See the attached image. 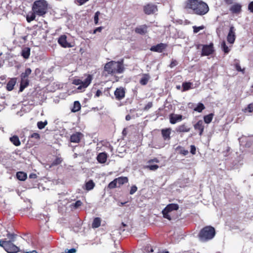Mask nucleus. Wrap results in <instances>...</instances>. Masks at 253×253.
<instances>
[{
	"label": "nucleus",
	"instance_id": "obj_1",
	"mask_svg": "<svg viewBox=\"0 0 253 253\" xmlns=\"http://www.w3.org/2000/svg\"><path fill=\"white\" fill-rule=\"evenodd\" d=\"M184 9L187 11L191 10L192 13L198 15L203 16L209 11L208 5L202 0H188L185 1Z\"/></svg>",
	"mask_w": 253,
	"mask_h": 253
},
{
	"label": "nucleus",
	"instance_id": "obj_2",
	"mask_svg": "<svg viewBox=\"0 0 253 253\" xmlns=\"http://www.w3.org/2000/svg\"><path fill=\"white\" fill-rule=\"evenodd\" d=\"M124 69L123 60L120 61H111L107 62L104 66V71L109 74H121Z\"/></svg>",
	"mask_w": 253,
	"mask_h": 253
},
{
	"label": "nucleus",
	"instance_id": "obj_3",
	"mask_svg": "<svg viewBox=\"0 0 253 253\" xmlns=\"http://www.w3.org/2000/svg\"><path fill=\"white\" fill-rule=\"evenodd\" d=\"M47 6L45 0H38L34 2L32 9L37 13V15L43 17L47 12Z\"/></svg>",
	"mask_w": 253,
	"mask_h": 253
},
{
	"label": "nucleus",
	"instance_id": "obj_4",
	"mask_svg": "<svg viewBox=\"0 0 253 253\" xmlns=\"http://www.w3.org/2000/svg\"><path fill=\"white\" fill-rule=\"evenodd\" d=\"M92 76L91 75H87L86 78L83 81L80 79H75L73 80L72 84L79 85L77 87V89L80 92L84 91L86 88L90 84L92 80Z\"/></svg>",
	"mask_w": 253,
	"mask_h": 253
},
{
	"label": "nucleus",
	"instance_id": "obj_5",
	"mask_svg": "<svg viewBox=\"0 0 253 253\" xmlns=\"http://www.w3.org/2000/svg\"><path fill=\"white\" fill-rule=\"evenodd\" d=\"M11 240H0V246L3 249L8 253H16L19 252V249L15 245L13 242L14 238H11Z\"/></svg>",
	"mask_w": 253,
	"mask_h": 253
},
{
	"label": "nucleus",
	"instance_id": "obj_6",
	"mask_svg": "<svg viewBox=\"0 0 253 253\" xmlns=\"http://www.w3.org/2000/svg\"><path fill=\"white\" fill-rule=\"evenodd\" d=\"M215 235V230L211 226H207L201 229L199 237H214Z\"/></svg>",
	"mask_w": 253,
	"mask_h": 253
},
{
	"label": "nucleus",
	"instance_id": "obj_7",
	"mask_svg": "<svg viewBox=\"0 0 253 253\" xmlns=\"http://www.w3.org/2000/svg\"><path fill=\"white\" fill-rule=\"evenodd\" d=\"M28 234H21L16 231H13L12 229H11L10 231L6 230L5 229L3 228L1 229V231L0 233V237H22V236H26Z\"/></svg>",
	"mask_w": 253,
	"mask_h": 253
},
{
	"label": "nucleus",
	"instance_id": "obj_8",
	"mask_svg": "<svg viewBox=\"0 0 253 253\" xmlns=\"http://www.w3.org/2000/svg\"><path fill=\"white\" fill-rule=\"evenodd\" d=\"M202 46L201 56H209L212 54L214 52L213 44L210 43V44L199 45Z\"/></svg>",
	"mask_w": 253,
	"mask_h": 253
},
{
	"label": "nucleus",
	"instance_id": "obj_9",
	"mask_svg": "<svg viewBox=\"0 0 253 253\" xmlns=\"http://www.w3.org/2000/svg\"><path fill=\"white\" fill-rule=\"evenodd\" d=\"M143 11L146 14H153L158 11L157 5L153 3H148L143 6Z\"/></svg>",
	"mask_w": 253,
	"mask_h": 253
},
{
	"label": "nucleus",
	"instance_id": "obj_10",
	"mask_svg": "<svg viewBox=\"0 0 253 253\" xmlns=\"http://www.w3.org/2000/svg\"><path fill=\"white\" fill-rule=\"evenodd\" d=\"M162 213L164 217L169 220H174L177 218L176 212L163 210Z\"/></svg>",
	"mask_w": 253,
	"mask_h": 253
},
{
	"label": "nucleus",
	"instance_id": "obj_11",
	"mask_svg": "<svg viewBox=\"0 0 253 253\" xmlns=\"http://www.w3.org/2000/svg\"><path fill=\"white\" fill-rule=\"evenodd\" d=\"M58 42L62 47L64 48L72 47L71 43L67 42V36L65 35H62L59 37Z\"/></svg>",
	"mask_w": 253,
	"mask_h": 253
},
{
	"label": "nucleus",
	"instance_id": "obj_12",
	"mask_svg": "<svg viewBox=\"0 0 253 253\" xmlns=\"http://www.w3.org/2000/svg\"><path fill=\"white\" fill-rule=\"evenodd\" d=\"M169 122L171 124H175L181 121L184 118L181 115L171 114L169 115Z\"/></svg>",
	"mask_w": 253,
	"mask_h": 253
},
{
	"label": "nucleus",
	"instance_id": "obj_13",
	"mask_svg": "<svg viewBox=\"0 0 253 253\" xmlns=\"http://www.w3.org/2000/svg\"><path fill=\"white\" fill-rule=\"evenodd\" d=\"M167 46V45L166 44L163 43H160L157 44L156 45L152 46L150 48V50L152 51L161 53V52H163V51L164 49H166Z\"/></svg>",
	"mask_w": 253,
	"mask_h": 253
},
{
	"label": "nucleus",
	"instance_id": "obj_14",
	"mask_svg": "<svg viewBox=\"0 0 253 253\" xmlns=\"http://www.w3.org/2000/svg\"><path fill=\"white\" fill-rule=\"evenodd\" d=\"M116 99L120 100L123 99L125 96V90L123 87L117 88L114 92Z\"/></svg>",
	"mask_w": 253,
	"mask_h": 253
},
{
	"label": "nucleus",
	"instance_id": "obj_15",
	"mask_svg": "<svg viewBox=\"0 0 253 253\" xmlns=\"http://www.w3.org/2000/svg\"><path fill=\"white\" fill-rule=\"evenodd\" d=\"M227 41L232 44L234 42L235 40V29L233 26H231L229 32L227 37Z\"/></svg>",
	"mask_w": 253,
	"mask_h": 253
},
{
	"label": "nucleus",
	"instance_id": "obj_16",
	"mask_svg": "<svg viewBox=\"0 0 253 253\" xmlns=\"http://www.w3.org/2000/svg\"><path fill=\"white\" fill-rule=\"evenodd\" d=\"M83 136V134L79 132L73 133L71 135L70 141L73 143H79Z\"/></svg>",
	"mask_w": 253,
	"mask_h": 253
},
{
	"label": "nucleus",
	"instance_id": "obj_17",
	"mask_svg": "<svg viewBox=\"0 0 253 253\" xmlns=\"http://www.w3.org/2000/svg\"><path fill=\"white\" fill-rule=\"evenodd\" d=\"M171 129L170 128L162 129L161 130L162 135L164 140L169 141L170 139V135L171 134Z\"/></svg>",
	"mask_w": 253,
	"mask_h": 253
},
{
	"label": "nucleus",
	"instance_id": "obj_18",
	"mask_svg": "<svg viewBox=\"0 0 253 253\" xmlns=\"http://www.w3.org/2000/svg\"><path fill=\"white\" fill-rule=\"evenodd\" d=\"M190 127L186 124H183L178 126L176 128V131L177 132H188L190 130Z\"/></svg>",
	"mask_w": 253,
	"mask_h": 253
},
{
	"label": "nucleus",
	"instance_id": "obj_19",
	"mask_svg": "<svg viewBox=\"0 0 253 253\" xmlns=\"http://www.w3.org/2000/svg\"><path fill=\"white\" fill-rule=\"evenodd\" d=\"M195 129L199 130V135L201 136L204 132V125L202 120L199 121L194 125Z\"/></svg>",
	"mask_w": 253,
	"mask_h": 253
},
{
	"label": "nucleus",
	"instance_id": "obj_20",
	"mask_svg": "<svg viewBox=\"0 0 253 253\" xmlns=\"http://www.w3.org/2000/svg\"><path fill=\"white\" fill-rule=\"evenodd\" d=\"M108 156L105 152H102L98 154L97 156V160L100 164L105 163L107 159Z\"/></svg>",
	"mask_w": 253,
	"mask_h": 253
},
{
	"label": "nucleus",
	"instance_id": "obj_21",
	"mask_svg": "<svg viewBox=\"0 0 253 253\" xmlns=\"http://www.w3.org/2000/svg\"><path fill=\"white\" fill-rule=\"evenodd\" d=\"M179 209V206L176 204H170L167 205V206L163 210L166 211H176Z\"/></svg>",
	"mask_w": 253,
	"mask_h": 253
},
{
	"label": "nucleus",
	"instance_id": "obj_22",
	"mask_svg": "<svg viewBox=\"0 0 253 253\" xmlns=\"http://www.w3.org/2000/svg\"><path fill=\"white\" fill-rule=\"evenodd\" d=\"M242 5L239 3H236L231 6L230 10L233 13H239L241 12Z\"/></svg>",
	"mask_w": 253,
	"mask_h": 253
},
{
	"label": "nucleus",
	"instance_id": "obj_23",
	"mask_svg": "<svg viewBox=\"0 0 253 253\" xmlns=\"http://www.w3.org/2000/svg\"><path fill=\"white\" fill-rule=\"evenodd\" d=\"M16 80H17L16 78H14L11 79L8 81V82L7 83V85H6L7 90H8V91H11L13 89L14 86L16 83Z\"/></svg>",
	"mask_w": 253,
	"mask_h": 253
},
{
	"label": "nucleus",
	"instance_id": "obj_24",
	"mask_svg": "<svg viewBox=\"0 0 253 253\" xmlns=\"http://www.w3.org/2000/svg\"><path fill=\"white\" fill-rule=\"evenodd\" d=\"M136 33L140 34H144L147 33V26L145 25H141L135 28Z\"/></svg>",
	"mask_w": 253,
	"mask_h": 253
},
{
	"label": "nucleus",
	"instance_id": "obj_25",
	"mask_svg": "<svg viewBox=\"0 0 253 253\" xmlns=\"http://www.w3.org/2000/svg\"><path fill=\"white\" fill-rule=\"evenodd\" d=\"M29 81L28 79L21 78V83L19 91H22L25 88L29 85Z\"/></svg>",
	"mask_w": 253,
	"mask_h": 253
},
{
	"label": "nucleus",
	"instance_id": "obj_26",
	"mask_svg": "<svg viewBox=\"0 0 253 253\" xmlns=\"http://www.w3.org/2000/svg\"><path fill=\"white\" fill-rule=\"evenodd\" d=\"M37 13H35V11L29 12L26 16V20L28 22L30 23L31 21L34 20L36 18Z\"/></svg>",
	"mask_w": 253,
	"mask_h": 253
},
{
	"label": "nucleus",
	"instance_id": "obj_27",
	"mask_svg": "<svg viewBox=\"0 0 253 253\" xmlns=\"http://www.w3.org/2000/svg\"><path fill=\"white\" fill-rule=\"evenodd\" d=\"M116 179L118 183V187H120L122 185L128 182V178L127 177L121 176Z\"/></svg>",
	"mask_w": 253,
	"mask_h": 253
},
{
	"label": "nucleus",
	"instance_id": "obj_28",
	"mask_svg": "<svg viewBox=\"0 0 253 253\" xmlns=\"http://www.w3.org/2000/svg\"><path fill=\"white\" fill-rule=\"evenodd\" d=\"M30 54V48L28 47L24 48L21 52V55L25 58L28 59Z\"/></svg>",
	"mask_w": 253,
	"mask_h": 253
},
{
	"label": "nucleus",
	"instance_id": "obj_29",
	"mask_svg": "<svg viewBox=\"0 0 253 253\" xmlns=\"http://www.w3.org/2000/svg\"><path fill=\"white\" fill-rule=\"evenodd\" d=\"M95 183L92 180H90L86 182L85 184V189L87 191H89L93 189Z\"/></svg>",
	"mask_w": 253,
	"mask_h": 253
},
{
	"label": "nucleus",
	"instance_id": "obj_30",
	"mask_svg": "<svg viewBox=\"0 0 253 253\" xmlns=\"http://www.w3.org/2000/svg\"><path fill=\"white\" fill-rule=\"evenodd\" d=\"M10 141L15 146H19L21 144L18 137L16 135L13 136L10 138Z\"/></svg>",
	"mask_w": 253,
	"mask_h": 253
},
{
	"label": "nucleus",
	"instance_id": "obj_31",
	"mask_svg": "<svg viewBox=\"0 0 253 253\" xmlns=\"http://www.w3.org/2000/svg\"><path fill=\"white\" fill-rule=\"evenodd\" d=\"M101 224V219L99 217H95L92 222V227L93 228H98Z\"/></svg>",
	"mask_w": 253,
	"mask_h": 253
},
{
	"label": "nucleus",
	"instance_id": "obj_32",
	"mask_svg": "<svg viewBox=\"0 0 253 253\" xmlns=\"http://www.w3.org/2000/svg\"><path fill=\"white\" fill-rule=\"evenodd\" d=\"M16 176L19 180L24 181L27 178V174L22 171H19L17 172Z\"/></svg>",
	"mask_w": 253,
	"mask_h": 253
},
{
	"label": "nucleus",
	"instance_id": "obj_33",
	"mask_svg": "<svg viewBox=\"0 0 253 253\" xmlns=\"http://www.w3.org/2000/svg\"><path fill=\"white\" fill-rule=\"evenodd\" d=\"M31 72L32 71L30 68H27L25 72L21 74V78L28 79V77L31 74Z\"/></svg>",
	"mask_w": 253,
	"mask_h": 253
},
{
	"label": "nucleus",
	"instance_id": "obj_34",
	"mask_svg": "<svg viewBox=\"0 0 253 253\" xmlns=\"http://www.w3.org/2000/svg\"><path fill=\"white\" fill-rule=\"evenodd\" d=\"M149 79H150L149 76L148 75L145 74L141 79V80L140 81V83L142 85H146L147 84Z\"/></svg>",
	"mask_w": 253,
	"mask_h": 253
},
{
	"label": "nucleus",
	"instance_id": "obj_35",
	"mask_svg": "<svg viewBox=\"0 0 253 253\" xmlns=\"http://www.w3.org/2000/svg\"><path fill=\"white\" fill-rule=\"evenodd\" d=\"M192 83L190 82H185L182 84V91H185L191 88Z\"/></svg>",
	"mask_w": 253,
	"mask_h": 253
},
{
	"label": "nucleus",
	"instance_id": "obj_36",
	"mask_svg": "<svg viewBox=\"0 0 253 253\" xmlns=\"http://www.w3.org/2000/svg\"><path fill=\"white\" fill-rule=\"evenodd\" d=\"M213 117V114L212 113H211L208 115L204 116V120L205 123L210 124L212 120Z\"/></svg>",
	"mask_w": 253,
	"mask_h": 253
},
{
	"label": "nucleus",
	"instance_id": "obj_37",
	"mask_svg": "<svg viewBox=\"0 0 253 253\" xmlns=\"http://www.w3.org/2000/svg\"><path fill=\"white\" fill-rule=\"evenodd\" d=\"M221 47L224 53L227 54L230 51L229 48L226 45V43L224 41H223L221 43Z\"/></svg>",
	"mask_w": 253,
	"mask_h": 253
},
{
	"label": "nucleus",
	"instance_id": "obj_38",
	"mask_svg": "<svg viewBox=\"0 0 253 253\" xmlns=\"http://www.w3.org/2000/svg\"><path fill=\"white\" fill-rule=\"evenodd\" d=\"M81 109V105L79 101H76L74 102V107L72 109V111L73 112H76L80 110Z\"/></svg>",
	"mask_w": 253,
	"mask_h": 253
},
{
	"label": "nucleus",
	"instance_id": "obj_39",
	"mask_svg": "<svg viewBox=\"0 0 253 253\" xmlns=\"http://www.w3.org/2000/svg\"><path fill=\"white\" fill-rule=\"evenodd\" d=\"M205 108V107L203 103H199L197 107L194 109V110L198 112H201Z\"/></svg>",
	"mask_w": 253,
	"mask_h": 253
},
{
	"label": "nucleus",
	"instance_id": "obj_40",
	"mask_svg": "<svg viewBox=\"0 0 253 253\" xmlns=\"http://www.w3.org/2000/svg\"><path fill=\"white\" fill-rule=\"evenodd\" d=\"M62 161V159L61 158L57 157L51 163V165L50 166V168H51L52 166H57L58 165H59L60 163H61Z\"/></svg>",
	"mask_w": 253,
	"mask_h": 253
},
{
	"label": "nucleus",
	"instance_id": "obj_41",
	"mask_svg": "<svg viewBox=\"0 0 253 253\" xmlns=\"http://www.w3.org/2000/svg\"><path fill=\"white\" fill-rule=\"evenodd\" d=\"M108 187L110 189H113V188L118 187V183L116 180V179L115 178L114 180H113L110 183H109Z\"/></svg>",
	"mask_w": 253,
	"mask_h": 253
},
{
	"label": "nucleus",
	"instance_id": "obj_42",
	"mask_svg": "<svg viewBox=\"0 0 253 253\" xmlns=\"http://www.w3.org/2000/svg\"><path fill=\"white\" fill-rule=\"evenodd\" d=\"M47 124V121H45L44 122L40 121L38 122L37 126L39 129H42Z\"/></svg>",
	"mask_w": 253,
	"mask_h": 253
},
{
	"label": "nucleus",
	"instance_id": "obj_43",
	"mask_svg": "<svg viewBox=\"0 0 253 253\" xmlns=\"http://www.w3.org/2000/svg\"><path fill=\"white\" fill-rule=\"evenodd\" d=\"M144 252L147 253H151L153 252V249L151 245L148 244L144 247Z\"/></svg>",
	"mask_w": 253,
	"mask_h": 253
},
{
	"label": "nucleus",
	"instance_id": "obj_44",
	"mask_svg": "<svg viewBox=\"0 0 253 253\" xmlns=\"http://www.w3.org/2000/svg\"><path fill=\"white\" fill-rule=\"evenodd\" d=\"M204 28H205V27L203 25L201 26H199V27H197L196 26H193V32L194 33H197L200 30H203Z\"/></svg>",
	"mask_w": 253,
	"mask_h": 253
},
{
	"label": "nucleus",
	"instance_id": "obj_45",
	"mask_svg": "<svg viewBox=\"0 0 253 253\" xmlns=\"http://www.w3.org/2000/svg\"><path fill=\"white\" fill-rule=\"evenodd\" d=\"M245 112H249L251 113L253 111V104L251 103L248 105L247 108L245 109Z\"/></svg>",
	"mask_w": 253,
	"mask_h": 253
},
{
	"label": "nucleus",
	"instance_id": "obj_46",
	"mask_svg": "<svg viewBox=\"0 0 253 253\" xmlns=\"http://www.w3.org/2000/svg\"><path fill=\"white\" fill-rule=\"evenodd\" d=\"M100 14L99 11H97L95 12L94 16V22L95 25L98 24V20H99V16Z\"/></svg>",
	"mask_w": 253,
	"mask_h": 253
},
{
	"label": "nucleus",
	"instance_id": "obj_47",
	"mask_svg": "<svg viewBox=\"0 0 253 253\" xmlns=\"http://www.w3.org/2000/svg\"><path fill=\"white\" fill-rule=\"evenodd\" d=\"M146 168L151 170H155L158 169L159 166L157 165H149L146 166Z\"/></svg>",
	"mask_w": 253,
	"mask_h": 253
},
{
	"label": "nucleus",
	"instance_id": "obj_48",
	"mask_svg": "<svg viewBox=\"0 0 253 253\" xmlns=\"http://www.w3.org/2000/svg\"><path fill=\"white\" fill-rule=\"evenodd\" d=\"M178 64V62L175 59H172L170 64L169 66L170 68H172L176 66Z\"/></svg>",
	"mask_w": 253,
	"mask_h": 253
},
{
	"label": "nucleus",
	"instance_id": "obj_49",
	"mask_svg": "<svg viewBox=\"0 0 253 253\" xmlns=\"http://www.w3.org/2000/svg\"><path fill=\"white\" fill-rule=\"evenodd\" d=\"M137 190V188L136 186L133 185L131 186L129 193L131 195L133 194Z\"/></svg>",
	"mask_w": 253,
	"mask_h": 253
},
{
	"label": "nucleus",
	"instance_id": "obj_50",
	"mask_svg": "<svg viewBox=\"0 0 253 253\" xmlns=\"http://www.w3.org/2000/svg\"><path fill=\"white\" fill-rule=\"evenodd\" d=\"M235 68H236V69L237 71H238L239 72H242L243 73L244 72V69H242L239 63H235Z\"/></svg>",
	"mask_w": 253,
	"mask_h": 253
},
{
	"label": "nucleus",
	"instance_id": "obj_51",
	"mask_svg": "<svg viewBox=\"0 0 253 253\" xmlns=\"http://www.w3.org/2000/svg\"><path fill=\"white\" fill-rule=\"evenodd\" d=\"M31 137L32 138H34L37 139H39L40 138V135L39 133L35 132L31 134Z\"/></svg>",
	"mask_w": 253,
	"mask_h": 253
},
{
	"label": "nucleus",
	"instance_id": "obj_52",
	"mask_svg": "<svg viewBox=\"0 0 253 253\" xmlns=\"http://www.w3.org/2000/svg\"><path fill=\"white\" fill-rule=\"evenodd\" d=\"M45 227L43 226L41 227V230H40V234L41 236H47V235L45 234V230H44V228Z\"/></svg>",
	"mask_w": 253,
	"mask_h": 253
},
{
	"label": "nucleus",
	"instance_id": "obj_53",
	"mask_svg": "<svg viewBox=\"0 0 253 253\" xmlns=\"http://www.w3.org/2000/svg\"><path fill=\"white\" fill-rule=\"evenodd\" d=\"M77 252L76 248H72L65 251V253H75Z\"/></svg>",
	"mask_w": 253,
	"mask_h": 253
},
{
	"label": "nucleus",
	"instance_id": "obj_54",
	"mask_svg": "<svg viewBox=\"0 0 253 253\" xmlns=\"http://www.w3.org/2000/svg\"><path fill=\"white\" fill-rule=\"evenodd\" d=\"M248 9L251 12L253 13V1L251 2L249 4Z\"/></svg>",
	"mask_w": 253,
	"mask_h": 253
},
{
	"label": "nucleus",
	"instance_id": "obj_55",
	"mask_svg": "<svg viewBox=\"0 0 253 253\" xmlns=\"http://www.w3.org/2000/svg\"><path fill=\"white\" fill-rule=\"evenodd\" d=\"M153 104L152 102H148L147 104L145 106L144 109L145 110H147L151 108L152 107Z\"/></svg>",
	"mask_w": 253,
	"mask_h": 253
},
{
	"label": "nucleus",
	"instance_id": "obj_56",
	"mask_svg": "<svg viewBox=\"0 0 253 253\" xmlns=\"http://www.w3.org/2000/svg\"><path fill=\"white\" fill-rule=\"evenodd\" d=\"M190 147H191L190 152L192 154H195L196 153V150L195 146L194 145H191Z\"/></svg>",
	"mask_w": 253,
	"mask_h": 253
},
{
	"label": "nucleus",
	"instance_id": "obj_57",
	"mask_svg": "<svg viewBox=\"0 0 253 253\" xmlns=\"http://www.w3.org/2000/svg\"><path fill=\"white\" fill-rule=\"evenodd\" d=\"M82 204V203L81 202V201L79 200V201H77L75 203V207L76 208H77L79 207H80Z\"/></svg>",
	"mask_w": 253,
	"mask_h": 253
},
{
	"label": "nucleus",
	"instance_id": "obj_58",
	"mask_svg": "<svg viewBox=\"0 0 253 253\" xmlns=\"http://www.w3.org/2000/svg\"><path fill=\"white\" fill-rule=\"evenodd\" d=\"M88 0H78L79 5H82L88 1Z\"/></svg>",
	"mask_w": 253,
	"mask_h": 253
},
{
	"label": "nucleus",
	"instance_id": "obj_59",
	"mask_svg": "<svg viewBox=\"0 0 253 253\" xmlns=\"http://www.w3.org/2000/svg\"><path fill=\"white\" fill-rule=\"evenodd\" d=\"M103 29V27H97L93 31V34H95L96 32H101L102 30Z\"/></svg>",
	"mask_w": 253,
	"mask_h": 253
},
{
	"label": "nucleus",
	"instance_id": "obj_60",
	"mask_svg": "<svg viewBox=\"0 0 253 253\" xmlns=\"http://www.w3.org/2000/svg\"><path fill=\"white\" fill-rule=\"evenodd\" d=\"M180 153L183 155H186L188 153V151L185 149H182L180 151Z\"/></svg>",
	"mask_w": 253,
	"mask_h": 253
},
{
	"label": "nucleus",
	"instance_id": "obj_61",
	"mask_svg": "<svg viewBox=\"0 0 253 253\" xmlns=\"http://www.w3.org/2000/svg\"><path fill=\"white\" fill-rule=\"evenodd\" d=\"M157 253H169L166 250H159Z\"/></svg>",
	"mask_w": 253,
	"mask_h": 253
},
{
	"label": "nucleus",
	"instance_id": "obj_62",
	"mask_svg": "<svg viewBox=\"0 0 253 253\" xmlns=\"http://www.w3.org/2000/svg\"><path fill=\"white\" fill-rule=\"evenodd\" d=\"M101 91L100 90H98L96 91V94H95V95H96V96L98 97V96H100V95L101 94Z\"/></svg>",
	"mask_w": 253,
	"mask_h": 253
},
{
	"label": "nucleus",
	"instance_id": "obj_63",
	"mask_svg": "<svg viewBox=\"0 0 253 253\" xmlns=\"http://www.w3.org/2000/svg\"><path fill=\"white\" fill-rule=\"evenodd\" d=\"M36 176H37L36 174H31L29 176L30 178H35Z\"/></svg>",
	"mask_w": 253,
	"mask_h": 253
},
{
	"label": "nucleus",
	"instance_id": "obj_64",
	"mask_svg": "<svg viewBox=\"0 0 253 253\" xmlns=\"http://www.w3.org/2000/svg\"><path fill=\"white\" fill-rule=\"evenodd\" d=\"M131 119V116L129 115H127L126 116V121H129Z\"/></svg>",
	"mask_w": 253,
	"mask_h": 253
}]
</instances>
